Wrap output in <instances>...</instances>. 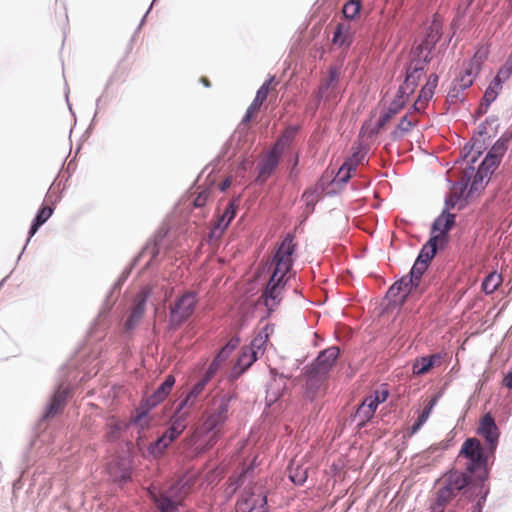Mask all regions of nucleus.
<instances>
[{"label":"nucleus","instance_id":"obj_1","mask_svg":"<svg viewBox=\"0 0 512 512\" xmlns=\"http://www.w3.org/2000/svg\"><path fill=\"white\" fill-rule=\"evenodd\" d=\"M294 235L287 234L277 249L270 268L272 275L261 296V300L269 311H273L281 302L285 285L289 279L293 265V254L296 249Z\"/></svg>","mask_w":512,"mask_h":512},{"label":"nucleus","instance_id":"obj_2","mask_svg":"<svg viewBox=\"0 0 512 512\" xmlns=\"http://www.w3.org/2000/svg\"><path fill=\"white\" fill-rule=\"evenodd\" d=\"M339 348L329 347L322 351L306 370V390L314 397L327 388L328 375L339 356Z\"/></svg>","mask_w":512,"mask_h":512},{"label":"nucleus","instance_id":"obj_3","mask_svg":"<svg viewBox=\"0 0 512 512\" xmlns=\"http://www.w3.org/2000/svg\"><path fill=\"white\" fill-rule=\"evenodd\" d=\"M458 463H463L466 473L473 476L475 481L482 484L487 477V456L480 440L468 438L462 444L457 457Z\"/></svg>","mask_w":512,"mask_h":512},{"label":"nucleus","instance_id":"obj_4","mask_svg":"<svg viewBox=\"0 0 512 512\" xmlns=\"http://www.w3.org/2000/svg\"><path fill=\"white\" fill-rule=\"evenodd\" d=\"M438 83V76L430 74L426 84L422 87L418 98L413 104V112H408L399 122L397 127L392 131L391 136L394 140L404 137L418 123L416 113L424 111L428 101L433 97L434 90Z\"/></svg>","mask_w":512,"mask_h":512},{"label":"nucleus","instance_id":"obj_5","mask_svg":"<svg viewBox=\"0 0 512 512\" xmlns=\"http://www.w3.org/2000/svg\"><path fill=\"white\" fill-rule=\"evenodd\" d=\"M427 268L428 264H426V260L416 259L410 274L394 283L390 287L388 294L391 297H399V301L404 302L406 297L410 294L423 293L425 287L422 285L421 278Z\"/></svg>","mask_w":512,"mask_h":512},{"label":"nucleus","instance_id":"obj_6","mask_svg":"<svg viewBox=\"0 0 512 512\" xmlns=\"http://www.w3.org/2000/svg\"><path fill=\"white\" fill-rule=\"evenodd\" d=\"M190 492L189 479H180L158 496L154 502L161 512H174Z\"/></svg>","mask_w":512,"mask_h":512},{"label":"nucleus","instance_id":"obj_7","mask_svg":"<svg viewBox=\"0 0 512 512\" xmlns=\"http://www.w3.org/2000/svg\"><path fill=\"white\" fill-rule=\"evenodd\" d=\"M188 413L189 411H179V408H177L174 416L171 418L170 427L162 436L149 445L148 450L153 456H160L185 430Z\"/></svg>","mask_w":512,"mask_h":512},{"label":"nucleus","instance_id":"obj_8","mask_svg":"<svg viewBox=\"0 0 512 512\" xmlns=\"http://www.w3.org/2000/svg\"><path fill=\"white\" fill-rule=\"evenodd\" d=\"M231 399L232 396L228 393L214 396L206 412L204 421L206 430L213 431L224 425L229 417Z\"/></svg>","mask_w":512,"mask_h":512},{"label":"nucleus","instance_id":"obj_9","mask_svg":"<svg viewBox=\"0 0 512 512\" xmlns=\"http://www.w3.org/2000/svg\"><path fill=\"white\" fill-rule=\"evenodd\" d=\"M237 510L240 512H268L264 487L254 484L246 488L237 501Z\"/></svg>","mask_w":512,"mask_h":512},{"label":"nucleus","instance_id":"obj_10","mask_svg":"<svg viewBox=\"0 0 512 512\" xmlns=\"http://www.w3.org/2000/svg\"><path fill=\"white\" fill-rule=\"evenodd\" d=\"M197 303L196 294L187 292L179 297L170 308V323L172 326H180L193 313Z\"/></svg>","mask_w":512,"mask_h":512},{"label":"nucleus","instance_id":"obj_11","mask_svg":"<svg viewBox=\"0 0 512 512\" xmlns=\"http://www.w3.org/2000/svg\"><path fill=\"white\" fill-rule=\"evenodd\" d=\"M428 62L425 58H413L406 70V78L400 86L401 93H413L422 76L425 74Z\"/></svg>","mask_w":512,"mask_h":512},{"label":"nucleus","instance_id":"obj_12","mask_svg":"<svg viewBox=\"0 0 512 512\" xmlns=\"http://www.w3.org/2000/svg\"><path fill=\"white\" fill-rule=\"evenodd\" d=\"M272 331L273 329L269 325H266L252 340L251 346L245 348L242 351V354L239 358V363L243 364L245 368L251 366V364L257 360L258 354H262V349L267 343L269 335Z\"/></svg>","mask_w":512,"mask_h":512},{"label":"nucleus","instance_id":"obj_13","mask_svg":"<svg viewBox=\"0 0 512 512\" xmlns=\"http://www.w3.org/2000/svg\"><path fill=\"white\" fill-rule=\"evenodd\" d=\"M455 214L444 210L434 221L431 229V238L440 244V248L448 241V232L455 225Z\"/></svg>","mask_w":512,"mask_h":512},{"label":"nucleus","instance_id":"obj_14","mask_svg":"<svg viewBox=\"0 0 512 512\" xmlns=\"http://www.w3.org/2000/svg\"><path fill=\"white\" fill-rule=\"evenodd\" d=\"M473 481L474 479L467 473L451 470L439 479L438 484L445 487L456 497L458 492L472 485Z\"/></svg>","mask_w":512,"mask_h":512},{"label":"nucleus","instance_id":"obj_15","mask_svg":"<svg viewBox=\"0 0 512 512\" xmlns=\"http://www.w3.org/2000/svg\"><path fill=\"white\" fill-rule=\"evenodd\" d=\"M339 79V69L335 66L330 67L328 76L321 81L318 88V97L325 101H335L339 96Z\"/></svg>","mask_w":512,"mask_h":512},{"label":"nucleus","instance_id":"obj_16","mask_svg":"<svg viewBox=\"0 0 512 512\" xmlns=\"http://www.w3.org/2000/svg\"><path fill=\"white\" fill-rule=\"evenodd\" d=\"M477 432L486 440L488 453L494 454L498 444L499 430L490 414H485L481 418Z\"/></svg>","mask_w":512,"mask_h":512},{"label":"nucleus","instance_id":"obj_17","mask_svg":"<svg viewBox=\"0 0 512 512\" xmlns=\"http://www.w3.org/2000/svg\"><path fill=\"white\" fill-rule=\"evenodd\" d=\"M473 172H474L473 167H469V169H465L464 174L461 178V181L453 184V186L451 187L449 196L446 198V201H445V206H446L445 209L446 210L455 208V206L458 204V202L463 198Z\"/></svg>","mask_w":512,"mask_h":512},{"label":"nucleus","instance_id":"obj_18","mask_svg":"<svg viewBox=\"0 0 512 512\" xmlns=\"http://www.w3.org/2000/svg\"><path fill=\"white\" fill-rule=\"evenodd\" d=\"M107 471L114 482H127L131 477V465L125 458H113L107 464Z\"/></svg>","mask_w":512,"mask_h":512},{"label":"nucleus","instance_id":"obj_19","mask_svg":"<svg viewBox=\"0 0 512 512\" xmlns=\"http://www.w3.org/2000/svg\"><path fill=\"white\" fill-rule=\"evenodd\" d=\"M149 296L148 290H142L136 297H135V305L131 311V314L127 318L124 324V328L126 331L133 330L136 325L140 322L142 319L144 312H145V306L146 301Z\"/></svg>","mask_w":512,"mask_h":512},{"label":"nucleus","instance_id":"obj_20","mask_svg":"<svg viewBox=\"0 0 512 512\" xmlns=\"http://www.w3.org/2000/svg\"><path fill=\"white\" fill-rule=\"evenodd\" d=\"M354 28L350 21L337 24L333 33L332 43L339 47L348 48L353 42Z\"/></svg>","mask_w":512,"mask_h":512},{"label":"nucleus","instance_id":"obj_21","mask_svg":"<svg viewBox=\"0 0 512 512\" xmlns=\"http://www.w3.org/2000/svg\"><path fill=\"white\" fill-rule=\"evenodd\" d=\"M209 381L210 380L208 378L203 376L196 384H194L185 398L180 401L177 407L179 408V411H188L194 407L198 397L203 393Z\"/></svg>","mask_w":512,"mask_h":512},{"label":"nucleus","instance_id":"obj_22","mask_svg":"<svg viewBox=\"0 0 512 512\" xmlns=\"http://www.w3.org/2000/svg\"><path fill=\"white\" fill-rule=\"evenodd\" d=\"M281 154L272 149L260 164L258 180L265 182L279 164Z\"/></svg>","mask_w":512,"mask_h":512},{"label":"nucleus","instance_id":"obj_23","mask_svg":"<svg viewBox=\"0 0 512 512\" xmlns=\"http://www.w3.org/2000/svg\"><path fill=\"white\" fill-rule=\"evenodd\" d=\"M504 83L499 77L495 76V78L491 81L489 86L487 87L483 100L479 106V112L485 113L492 102H494L502 90V84Z\"/></svg>","mask_w":512,"mask_h":512},{"label":"nucleus","instance_id":"obj_24","mask_svg":"<svg viewBox=\"0 0 512 512\" xmlns=\"http://www.w3.org/2000/svg\"><path fill=\"white\" fill-rule=\"evenodd\" d=\"M175 384V377L168 375L164 382L154 391V393L147 399L150 406H156L166 399L172 387Z\"/></svg>","mask_w":512,"mask_h":512},{"label":"nucleus","instance_id":"obj_25","mask_svg":"<svg viewBox=\"0 0 512 512\" xmlns=\"http://www.w3.org/2000/svg\"><path fill=\"white\" fill-rule=\"evenodd\" d=\"M440 360L439 354L416 358L412 367L413 374L420 376L428 373L432 367L440 363Z\"/></svg>","mask_w":512,"mask_h":512},{"label":"nucleus","instance_id":"obj_26","mask_svg":"<svg viewBox=\"0 0 512 512\" xmlns=\"http://www.w3.org/2000/svg\"><path fill=\"white\" fill-rule=\"evenodd\" d=\"M481 60L477 58V55L471 59L464 68V74L461 75L459 81L462 88H467L472 85L474 77L480 71Z\"/></svg>","mask_w":512,"mask_h":512},{"label":"nucleus","instance_id":"obj_27","mask_svg":"<svg viewBox=\"0 0 512 512\" xmlns=\"http://www.w3.org/2000/svg\"><path fill=\"white\" fill-rule=\"evenodd\" d=\"M68 388L64 386H59L56 392L54 393L49 408L45 414V417H53L56 415L64 406L65 401L68 396Z\"/></svg>","mask_w":512,"mask_h":512},{"label":"nucleus","instance_id":"obj_28","mask_svg":"<svg viewBox=\"0 0 512 512\" xmlns=\"http://www.w3.org/2000/svg\"><path fill=\"white\" fill-rule=\"evenodd\" d=\"M236 207L233 202H230L225 208L223 214L218 217L212 228V234H222V232L228 227L232 219L235 217Z\"/></svg>","mask_w":512,"mask_h":512},{"label":"nucleus","instance_id":"obj_29","mask_svg":"<svg viewBox=\"0 0 512 512\" xmlns=\"http://www.w3.org/2000/svg\"><path fill=\"white\" fill-rule=\"evenodd\" d=\"M124 428L125 424L122 421L112 417L106 424L104 438L109 442H114L120 438Z\"/></svg>","mask_w":512,"mask_h":512},{"label":"nucleus","instance_id":"obj_30","mask_svg":"<svg viewBox=\"0 0 512 512\" xmlns=\"http://www.w3.org/2000/svg\"><path fill=\"white\" fill-rule=\"evenodd\" d=\"M377 407L378 404L376 403V400L368 396L359 406L357 410V416L361 418L363 421H367L373 417Z\"/></svg>","mask_w":512,"mask_h":512},{"label":"nucleus","instance_id":"obj_31","mask_svg":"<svg viewBox=\"0 0 512 512\" xmlns=\"http://www.w3.org/2000/svg\"><path fill=\"white\" fill-rule=\"evenodd\" d=\"M437 402H438V396L437 395L433 396L427 402V404L425 405L423 411L418 416V419L416 420V422L411 427L412 433L417 432L422 427V425L428 420V418L430 417V414H431L433 408L435 407V405L437 404Z\"/></svg>","mask_w":512,"mask_h":512},{"label":"nucleus","instance_id":"obj_32","mask_svg":"<svg viewBox=\"0 0 512 512\" xmlns=\"http://www.w3.org/2000/svg\"><path fill=\"white\" fill-rule=\"evenodd\" d=\"M296 134H297L296 127H288L287 129L284 130L282 135L278 138L277 142L275 143V145L272 149H274L275 151H277L278 153H280L282 155L284 149L292 143Z\"/></svg>","mask_w":512,"mask_h":512},{"label":"nucleus","instance_id":"obj_33","mask_svg":"<svg viewBox=\"0 0 512 512\" xmlns=\"http://www.w3.org/2000/svg\"><path fill=\"white\" fill-rule=\"evenodd\" d=\"M53 208L50 206H43L38 211L32 225L29 231L30 237H32L39 229L40 226H42L52 215Z\"/></svg>","mask_w":512,"mask_h":512},{"label":"nucleus","instance_id":"obj_34","mask_svg":"<svg viewBox=\"0 0 512 512\" xmlns=\"http://www.w3.org/2000/svg\"><path fill=\"white\" fill-rule=\"evenodd\" d=\"M355 161L352 163H343L342 166L339 168L333 183L340 185V184H346L349 179L352 177V174L355 172Z\"/></svg>","mask_w":512,"mask_h":512},{"label":"nucleus","instance_id":"obj_35","mask_svg":"<svg viewBox=\"0 0 512 512\" xmlns=\"http://www.w3.org/2000/svg\"><path fill=\"white\" fill-rule=\"evenodd\" d=\"M492 170H488L482 163L479 166L477 172L473 177V181L471 183L470 192L477 191L479 188L483 187V182L492 175Z\"/></svg>","mask_w":512,"mask_h":512},{"label":"nucleus","instance_id":"obj_36","mask_svg":"<svg viewBox=\"0 0 512 512\" xmlns=\"http://www.w3.org/2000/svg\"><path fill=\"white\" fill-rule=\"evenodd\" d=\"M502 283V277L496 272L490 273L483 281L482 288L486 294H492Z\"/></svg>","mask_w":512,"mask_h":512},{"label":"nucleus","instance_id":"obj_37","mask_svg":"<svg viewBox=\"0 0 512 512\" xmlns=\"http://www.w3.org/2000/svg\"><path fill=\"white\" fill-rule=\"evenodd\" d=\"M361 9V2L359 0H349L343 6L342 12L346 21L355 19Z\"/></svg>","mask_w":512,"mask_h":512},{"label":"nucleus","instance_id":"obj_38","mask_svg":"<svg viewBox=\"0 0 512 512\" xmlns=\"http://www.w3.org/2000/svg\"><path fill=\"white\" fill-rule=\"evenodd\" d=\"M440 247V244L436 241H433L432 238L423 246L419 256L417 259L426 260V264L433 258L437 249Z\"/></svg>","mask_w":512,"mask_h":512},{"label":"nucleus","instance_id":"obj_39","mask_svg":"<svg viewBox=\"0 0 512 512\" xmlns=\"http://www.w3.org/2000/svg\"><path fill=\"white\" fill-rule=\"evenodd\" d=\"M277 83L275 82V77H270L264 84L258 89L256 93V98L261 100L263 103L267 99L269 93L275 89Z\"/></svg>","mask_w":512,"mask_h":512},{"label":"nucleus","instance_id":"obj_40","mask_svg":"<svg viewBox=\"0 0 512 512\" xmlns=\"http://www.w3.org/2000/svg\"><path fill=\"white\" fill-rule=\"evenodd\" d=\"M262 104L263 102L255 97L251 105L248 107L246 114L242 119L241 125L247 126L252 118L259 112Z\"/></svg>","mask_w":512,"mask_h":512},{"label":"nucleus","instance_id":"obj_41","mask_svg":"<svg viewBox=\"0 0 512 512\" xmlns=\"http://www.w3.org/2000/svg\"><path fill=\"white\" fill-rule=\"evenodd\" d=\"M289 478L296 485H302L307 479V470L300 466L291 467L289 470Z\"/></svg>","mask_w":512,"mask_h":512},{"label":"nucleus","instance_id":"obj_42","mask_svg":"<svg viewBox=\"0 0 512 512\" xmlns=\"http://www.w3.org/2000/svg\"><path fill=\"white\" fill-rule=\"evenodd\" d=\"M496 76L504 82L512 76V52L509 54L505 63L500 67Z\"/></svg>","mask_w":512,"mask_h":512},{"label":"nucleus","instance_id":"obj_43","mask_svg":"<svg viewBox=\"0 0 512 512\" xmlns=\"http://www.w3.org/2000/svg\"><path fill=\"white\" fill-rule=\"evenodd\" d=\"M410 94L411 93H401L400 89H399L395 98L389 105V108L392 110H395V112L398 114L400 112V110L404 107Z\"/></svg>","mask_w":512,"mask_h":512},{"label":"nucleus","instance_id":"obj_44","mask_svg":"<svg viewBox=\"0 0 512 512\" xmlns=\"http://www.w3.org/2000/svg\"><path fill=\"white\" fill-rule=\"evenodd\" d=\"M397 113L395 110L390 109L389 107L387 110L383 113V115L380 116L378 119V122L376 124L375 129H373V133L377 134L379 131L386 126L387 123L390 122V120L396 115Z\"/></svg>","mask_w":512,"mask_h":512},{"label":"nucleus","instance_id":"obj_45","mask_svg":"<svg viewBox=\"0 0 512 512\" xmlns=\"http://www.w3.org/2000/svg\"><path fill=\"white\" fill-rule=\"evenodd\" d=\"M507 150V145H506V141L504 140H498L493 146L492 148L490 149V151L488 152V154L490 156H493V157H496L498 158V160L501 161L503 155L505 154Z\"/></svg>","mask_w":512,"mask_h":512},{"label":"nucleus","instance_id":"obj_46","mask_svg":"<svg viewBox=\"0 0 512 512\" xmlns=\"http://www.w3.org/2000/svg\"><path fill=\"white\" fill-rule=\"evenodd\" d=\"M133 423L140 427L141 429L148 428L151 422V417L149 416L147 411L138 412L136 416L133 417Z\"/></svg>","mask_w":512,"mask_h":512},{"label":"nucleus","instance_id":"obj_47","mask_svg":"<svg viewBox=\"0 0 512 512\" xmlns=\"http://www.w3.org/2000/svg\"><path fill=\"white\" fill-rule=\"evenodd\" d=\"M454 498H455L454 494H452L449 490H447L442 485H439V488H438V491L436 494V500L447 505Z\"/></svg>","mask_w":512,"mask_h":512},{"label":"nucleus","instance_id":"obj_48","mask_svg":"<svg viewBox=\"0 0 512 512\" xmlns=\"http://www.w3.org/2000/svg\"><path fill=\"white\" fill-rule=\"evenodd\" d=\"M239 343L238 339H231L226 346H224L221 351L217 354L218 358L223 359L224 361L228 358L230 353L237 347Z\"/></svg>","mask_w":512,"mask_h":512},{"label":"nucleus","instance_id":"obj_49","mask_svg":"<svg viewBox=\"0 0 512 512\" xmlns=\"http://www.w3.org/2000/svg\"><path fill=\"white\" fill-rule=\"evenodd\" d=\"M209 196H210L209 190L204 189V190L200 191L193 201L194 206L199 207V208L205 206L206 202L208 201Z\"/></svg>","mask_w":512,"mask_h":512},{"label":"nucleus","instance_id":"obj_50","mask_svg":"<svg viewBox=\"0 0 512 512\" xmlns=\"http://www.w3.org/2000/svg\"><path fill=\"white\" fill-rule=\"evenodd\" d=\"M500 160L498 158L490 156L489 154L486 155L485 159L482 161V164L488 168V170H492L494 172L496 168L500 164Z\"/></svg>","mask_w":512,"mask_h":512},{"label":"nucleus","instance_id":"obj_51","mask_svg":"<svg viewBox=\"0 0 512 512\" xmlns=\"http://www.w3.org/2000/svg\"><path fill=\"white\" fill-rule=\"evenodd\" d=\"M373 399L376 400V403L379 405L380 403H383L386 401V399L389 396V392L386 388L376 390L373 394L369 395Z\"/></svg>","mask_w":512,"mask_h":512},{"label":"nucleus","instance_id":"obj_52","mask_svg":"<svg viewBox=\"0 0 512 512\" xmlns=\"http://www.w3.org/2000/svg\"><path fill=\"white\" fill-rule=\"evenodd\" d=\"M302 199L306 202L307 205H314L318 201V194L316 190H308L305 191Z\"/></svg>","mask_w":512,"mask_h":512},{"label":"nucleus","instance_id":"obj_53","mask_svg":"<svg viewBox=\"0 0 512 512\" xmlns=\"http://www.w3.org/2000/svg\"><path fill=\"white\" fill-rule=\"evenodd\" d=\"M220 366L221 365L218 364L217 361L213 360L212 363L210 364L208 370L204 374V377H206L209 380H211V378L214 376V374L217 372V370L219 369Z\"/></svg>","mask_w":512,"mask_h":512},{"label":"nucleus","instance_id":"obj_54","mask_svg":"<svg viewBox=\"0 0 512 512\" xmlns=\"http://www.w3.org/2000/svg\"><path fill=\"white\" fill-rule=\"evenodd\" d=\"M364 158V154L358 150L353 153V155L345 161V163H352L355 161V169L357 168L358 164L362 161Z\"/></svg>","mask_w":512,"mask_h":512},{"label":"nucleus","instance_id":"obj_55","mask_svg":"<svg viewBox=\"0 0 512 512\" xmlns=\"http://www.w3.org/2000/svg\"><path fill=\"white\" fill-rule=\"evenodd\" d=\"M446 506V504L435 499V502L431 506V512H444Z\"/></svg>","mask_w":512,"mask_h":512},{"label":"nucleus","instance_id":"obj_56","mask_svg":"<svg viewBox=\"0 0 512 512\" xmlns=\"http://www.w3.org/2000/svg\"><path fill=\"white\" fill-rule=\"evenodd\" d=\"M503 384L505 387L509 388V389H512V372H509L504 380H503Z\"/></svg>","mask_w":512,"mask_h":512},{"label":"nucleus","instance_id":"obj_57","mask_svg":"<svg viewBox=\"0 0 512 512\" xmlns=\"http://www.w3.org/2000/svg\"><path fill=\"white\" fill-rule=\"evenodd\" d=\"M167 231H168L167 229H165V228H163V227H162V228L158 231V233H157V235H156V239L158 240V239H161V238L165 237V235L167 234Z\"/></svg>","mask_w":512,"mask_h":512},{"label":"nucleus","instance_id":"obj_58","mask_svg":"<svg viewBox=\"0 0 512 512\" xmlns=\"http://www.w3.org/2000/svg\"><path fill=\"white\" fill-rule=\"evenodd\" d=\"M482 501L479 500L473 507V511L472 512H482Z\"/></svg>","mask_w":512,"mask_h":512},{"label":"nucleus","instance_id":"obj_59","mask_svg":"<svg viewBox=\"0 0 512 512\" xmlns=\"http://www.w3.org/2000/svg\"><path fill=\"white\" fill-rule=\"evenodd\" d=\"M230 186V180L229 179H226L222 185H221V190L224 191L225 189H227L228 187Z\"/></svg>","mask_w":512,"mask_h":512},{"label":"nucleus","instance_id":"obj_60","mask_svg":"<svg viewBox=\"0 0 512 512\" xmlns=\"http://www.w3.org/2000/svg\"><path fill=\"white\" fill-rule=\"evenodd\" d=\"M200 81L203 83L204 86L210 87V81L206 77H201Z\"/></svg>","mask_w":512,"mask_h":512},{"label":"nucleus","instance_id":"obj_61","mask_svg":"<svg viewBox=\"0 0 512 512\" xmlns=\"http://www.w3.org/2000/svg\"><path fill=\"white\" fill-rule=\"evenodd\" d=\"M214 360H215V361H217V362H218V364H220V365L224 362V360H223V359L218 358V355L214 358Z\"/></svg>","mask_w":512,"mask_h":512},{"label":"nucleus","instance_id":"obj_62","mask_svg":"<svg viewBox=\"0 0 512 512\" xmlns=\"http://www.w3.org/2000/svg\"><path fill=\"white\" fill-rule=\"evenodd\" d=\"M297 164H298V155H296V156H295L292 171L294 170V168H295V166H296Z\"/></svg>","mask_w":512,"mask_h":512},{"label":"nucleus","instance_id":"obj_63","mask_svg":"<svg viewBox=\"0 0 512 512\" xmlns=\"http://www.w3.org/2000/svg\"><path fill=\"white\" fill-rule=\"evenodd\" d=\"M509 1H510V3H511V6H512V0H509Z\"/></svg>","mask_w":512,"mask_h":512}]
</instances>
